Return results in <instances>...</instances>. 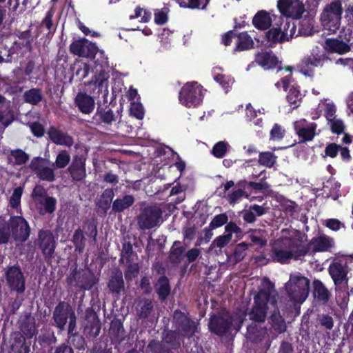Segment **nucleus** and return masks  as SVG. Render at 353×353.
Segmentation results:
<instances>
[{"label":"nucleus","instance_id":"obj_64","mask_svg":"<svg viewBox=\"0 0 353 353\" xmlns=\"http://www.w3.org/2000/svg\"><path fill=\"white\" fill-rule=\"evenodd\" d=\"M148 348L152 353H165L163 350L162 345L155 341H152L149 343Z\"/></svg>","mask_w":353,"mask_h":353},{"label":"nucleus","instance_id":"obj_40","mask_svg":"<svg viewBox=\"0 0 353 353\" xmlns=\"http://www.w3.org/2000/svg\"><path fill=\"white\" fill-rule=\"evenodd\" d=\"M276 161V157L272 152H261L259 157V162L261 165L266 167H272Z\"/></svg>","mask_w":353,"mask_h":353},{"label":"nucleus","instance_id":"obj_4","mask_svg":"<svg viewBox=\"0 0 353 353\" xmlns=\"http://www.w3.org/2000/svg\"><path fill=\"white\" fill-rule=\"evenodd\" d=\"M174 318L180 320L177 327V332H168L164 337V342L171 343L172 348L179 345V334L189 337L192 336L197 330L196 323L187 318L181 312H175Z\"/></svg>","mask_w":353,"mask_h":353},{"label":"nucleus","instance_id":"obj_16","mask_svg":"<svg viewBox=\"0 0 353 353\" xmlns=\"http://www.w3.org/2000/svg\"><path fill=\"white\" fill-rule=\"evenodd\" d=\"M14 120V113L11 108V103L0 94V137L4 130Z\"/></svg>","mask_w":353,"mask_h":353},{"label":"nucleus","instance_id":"obj_52","mask_svg":"<svg viewBox=\"0 0 353 353\" xmlns=\"http://www.w3.org/2000/svg\"><path fill=\"white\" fill-rule=\"evenodd\" d=\"M214 79L216 82L219 83L222 85V87L225 90H226V91L233 83V80L231 78L225 77L224 74H222L214 73Z\"/></svg>","mask_w":353,"mask_h":353},{"label":"nucleus","instance_id":"obj_21","mask_svg":"<svg viewBox=\"0 0 353 353\" xmlns=\"http://www.w3.org/2000/svg\"><path fill=\"white\" fill-rule=\"evenodd\" d=\"M310 245L313 246V253L317 252H331L334 246V239L324 234L310 239Z\"/></svg>","mask_w":353,"mask_h":353},{"label":"nucleus","instance_id":"obj_59","mask_svg":"<svg viewBox=\"0 0 353 353\" xmlns=\"http://www.w3.org/2000/svg\"><path fill=\"white\" fill-rule=\"evenodd\" d=\"M336 111V106L334 103H326L324 115L326 117L327 121H330L335 119V113Z\"/></svg>","mask_w":353,"mask_h":353},{"label":"nucleus","instance_id":"obj_28","mask_svg":"<svg viewBox=\"0 0 353 353\" xmlns=\"http://www.w3.org/2000/svg\"><path fill=\"white\" fill-rule=\"evenodd\" d=\"M21 332L28 338H32L37 334L35 320L31 316H26L21 322Z\"/></svg>","mask_w":353,"mask_h":353},{"label":"nucleus","instance_id":"obj_27","mask_svg":"<svg viewBox=\"0 0 353 353\" xmlns=\"http://www.w3.org/2000/svg\"><path fill=\"white\" fill-rule=\"evenodd\" d=\"M69 171L74 180H82L86 175L84 161L81 159H75L69 167Z\"/></svg>","mask_w":353,"mask_h":353},{"label":"nucleus","instance_id":"obj_18","mask_svg":"<svg viewBox=\"0 0 353 353\" xmlns=\"http://www.w3.org/2000/svg\"><path fill=\"white\" fill-rule=\"evenodd\" d=\"M39 245L46 257H51L55 248V242L52 233L48 230H42L39 233Z\"/></svg>","mask_w":353,"mask_h":353},{"label":"nucleus","instance_id":"obj_47","mask_svg":"<svg viewBox=\"0 0 353 353\" xmlns=\"http://www.w3.org/2000/svg\"><path fill=\"white\" fill-rule=\"evenodd\" d=\"M324 225L334 232L339 231L341 229H346V226L343 223L334 218L326 219Z\"/></svg>","mask_w":353,"mask_h":353},{"label":"nucleus","instance_id":"obj_54","mask_svg":"<svg viewBox=\"0 0 353 353\" xmlns=\"http://www.w3.org/2000/svg\"><path fill=\"white\" fill-rule=\"evenodd\" d=\"M285 134V130L278 124H274L272 129L270 131V139L271 140H280L283 138Z\"/></svg>","mask_w":353,"mask_h":353},{"label":"nucleus","instance_id":"obj_60","mask_svg":"<svg viewBox=\"0 0 353 353\" xmlns=\"http://www.w3.org/2000/svg\"><path fill=\"white\" fill-rule=\"evenodd\" d=\"M249 185L252 187L253 189L261 191L262 192H266L269 191L270 185L266 182H250Z\"/></svg>","mask_w":353,"mask_h":353},{"label":"nucleus","instance_id":"obj_55","mask_svg":"<svg viewBox=\"0 0 353 353\" xmlns=\"http://www.w3.org/2000/svg\"><path fill=\"white\" fill-rule=\"evenodd\" d=\"M228 216L225 214H220L215 216L210 223L212 228H216L223 225L228 221Z\"/></svg>","mask_w":353,"mask_h":353},{"label":"nucleus","instance_id":"obj_46","mask_svg":"<svg viewBox=\"0 0 353 353\" xmlns=\"http://www.w3.org/2000/svg\"><path fill=\"white\" fill-rule=\"evenodd\" d=\"M70 161V154L65 150H62L58 154L54 164L58 168H63L69 163Z\"/></svg>","mask_w":353,"mask_h":353},{"label":"nucleus","instance_id":"obj_41","mask_svg":"<svg viewBox=\"0 0 353 353\" xmlns=\"http://www.w3.org/2000/svg\"><path fill=\"white\" fill-rule=\"evenodd\" d=\"M230 145L226 141L217 142L212 149V154L216 158H222L226 154Z\"/></svg>","mask_w":353,"mask_h":353},{"label":"nucleus","instance_id":"obj_57","mask_svg":"<svg viewBox=\"0 0 353 353\" xmlns=\"http://www.w3.org/2000/svg\"><path fill=\"white\" fill-rule=\"evenodd\" d=\"M68 341L69 343L76 348L81 349L83 347L84 339L80 335L72 334L70 335Z\"/></svg>","mask_w":353,"mask_h":353},{"label":"nucleus","instance_id":"obj_8","mask_svg":"<svg viewBox=\"0 0 353 353\" xmlns=\"http://www.w3.org/2000/svg\"><path fill=\"white\" fill-rule=\"evenodd\" d=\"M53 317L59 328L63 330L69 319L68 332L71 334L76 326V316L71 306L60 303L54 309Z\"/></svg>","mask_w":353,"mask_h":353},{"label":"nucleus","instance_id":"obj_29","mask_svg":"<svg viewBox=\"0 0 353 353\" xmlns=\"http://www.w3.org/2000/svg\"><path fill=\"white\" fill-rule=\"evenodd\" d=\"M134 201L132 195H125L122 198H118L112 203V210L118 212H122L130 207Z\"/></svg>","mask_w":353,"mask_h":353},{"label":"nucleus","instance_id":"obj_56","mask_svg":"<svg viewBox=\"0 0 353 353\" xmlns=\"http://www.w3.org/2000/svg\"><path fill=\"white\" fill-rule=\"evenodd\" d=\"M340 145L335 143H329L325 149L326 156L331 158H335L339 152Z\"/></svg>","mask_w":353,"mask_h":353},{"label":"nucleus","instance_id":"obj_34","mask_svg":"<svg viewBox=\"0 0 353 353\" xmlns=\"http://www.w3.org/2000/svg\"><path fill=\"white\" fill-rule=\"evenodd\" d=\"M236 38V48L240 50H248L253 47L252 38L245 32L241 33Z\"/></svg>","mask_w":353,"mask_h":353},{"label":"nucleus","instance_id":"obj_24","mask_svg":"<svg viewBox=\"0 0 353 353\" xmlns=\"http://www.w3.org/2000/svg\"><path fill=\"white\" fill-rule=\"evenodd\" d=\"M36 202L40 214L43 215L47 213H52L55 210L57 200L54 197L46 196L39 199Z\"/></svg>","mask_w":353,"mask_h":353},{"label":"nucleus","instance_id":"obj_15","mask_svg":"<svg viewBox=\"0 0 353 353\" xmlns=\"http://www.w3.org/2000/svg\"><path fill=\"white\" fill-rule=\"evenodd\" d=\"M30 168L36 172L41 180L48 181L54 180V171L50 167L48 160L41 157L34 158L30 163Z\"/></svg>","mask_w":353,"mask_h":353},{"label":"nucleus","instance_id":"obj_62","mask_svg":"<svg viewBox=\"0 0 353 353\" xmlns=\"http://www.w3.org/2000/svg\"><path fill=\"white\" fill-rule=\"evenodd\" d=\"M167 12L164 10H157L154 13V21L157 24H163L167 21Z\"/></svg>","mask_w":353,"mask_h":353},{"label":"nucleus","instance_id":"obj_6","mask_svg":"<svg viewBox=\"0 0 353 353\" xmlns=\"http://www.w3.org/2000/svg\"><path fill=\"white\" fill-rule=\"evenodd\" d=\"M308 284L309 281L306 277L296 273L290 275L285 288L292 300L296 303H303L307 296Z\"/></svg>","mask_w":353,"mask_h":353},{"label":"nucleus","instance_id":"obj_42","mask_svg":"<svg viewBox=\"0 0 353 353\" xmlns=\"http://www.w3.org/2000/svg\"><path fill=\"white\" fill-rule=\"evenodd\" d=\"M136 308L139 316L145 317L149 314L151 310L152 309V304L151 301L144 299L139 301Z\"/></svg>","mask_w":353,"mask_h":353},{"label":"nucleus","instance_id":"obj_43","mask_svg":"<svg viewBox=\"0 0 353 353\" xmlns=\"http://www.w3.org/2000/svg\"><path fill=\"white\" fill-rule=\"evenodd\" d=\"M28 156L22 150L12 151L9 157V161L14 164L21 165L26 163Z\"/></svg>","mask_w":353,"mask_h":353},{"label":"nucleus","instance_id":"obj_50","mask_svg":"<svg viewBox=\"0 0 353 353\" xmlns=\"http://www.w3.org/2000/svg\"><path fill=\"white\" fill-rule=\"evenodd\" d=\"M248 332L250 335V337L255 341H261L263 338L265 337L267 334L265 329H261L259 331H256L255 327L252 325H250L248 327Z\"/></svg>","mask_w":353,"mask_h":353},{"label":"nucleus","instance_id":"obj_39","mask_svg":"<svg viewBox=\"0 0 353 353\" xmlns=\"http://www.w3.org/2000/svg\"><path fill=\"white\" fill-rule=\"evenodd\" d=\"M156 287L159 295L162 299H165L170 294V288L169 285V281L165 277H161L159 279Z\"/></svg>","mask_w":353,"mask_h":353},{"label":"nucleus","instance_id":"obj_9","mask_svg":"<svg viewBox=\"0 0 353 353\" xmlns=\"http://www.w3.org/2000/svg\"><path fill=\"white\" fill-rule=\"evenodd\" d=\"M352 259L353 256H343L330 263L328 272L335 285H339L343 283H347L348 268L347 265Z\"/></svg>","mask_w":353,"mask_h":353},{"label":"nucleus","instance_id":"obj_58","mask_svg":"<svg viewBox=\"0 0 353 353\" xmlns=\"http://www.w3.org/2000/svg\"><path fill=\"white\" fill-rule=\"evenodd\" d=\"M22 194V189L21 188H16L10 199V203L12 207L17 208L20 203V200Z\"/></svg>","mask_w":353,"mask_h":353},{"label":"nucleus","instance_id":"obj_1","mask_svg":"<svg viewBox=\"0 0 353 353\" xmlns=\"http://www.w3.org/2000/svg\"><path fill=\"white\" fill-rule=\"evenodd\" d=\"M277 294L274 285L264 278L261 288L254 298V306L249 314L250 319L255 322H264L267 310H270V323L272 327L279 333L285 330V323L276 306Z\"/></svg>","mask_w":353,"mask_h":353},{"label":"nucleus","instance_id":"obj_63","mask_svg":"<svg viewBox=\"0 0 353 353\" xmlns=\"http://www.w3.org/2000/svg\"><path fill=\"white\" fill-rule=\"evenodd\" d=\"M297 68L299 71L307 76L309 72V58H304L298 64Z\"/></svg>","mask_w":353,"mask_h":353},{"label":"nucleus","instance_id":"obj_51","mask_svg":"<svg viewBox=\"0 0 353 353\" xmlns=\"http://www.w3.org/2000/svg\"><path fill=\"white\" fill-rule=\"evenodd\" d=\"M130 113L138 119L143 118L144 112L142 105L139 101L131 103Z\"/></svg>","mask_w":353,"mask_h":353},{"label":"nucleus","instance_id":"obj_37","mask_svg":"<svg viewBox=\"0 0 353 353\" xmlns=\"http://www.w3.org/2000/svg\"><path fill=\"white\" fill-rule=\"evenodd\" d=\"M266 37L268 41L273 43L283 42L288 40L286 34L279 28H272L266 33Z\"/></svg>","mask_w":353,"mask_h":353},{"label":"nucleus","instance_id":"obj_25","mask_svg":"<svg viewBox=\"0 0 353 353\" xmlns=\"http://www.w3.org/2000/svg\"><path fill=\"white\" fill-rule=\"evenodd\" d=\"M254 26L260 30H265L270 27L272 18L270 13L266 11L261 10L258 12L253 18Z\"/></svg>","mask_w":353,"mask_h":353},{"label":"nucleus","instance_id":"obj_2","mask_svg":"<svg viewBox=\"0 0 353 353\" xmlns=\"http://www.w3.org/2000/svg\"><path fill=\"white\" fill-rule=\"evenodd\" d=\"M308 251V243L297 242L290 239H282L272 243L270 258L281 263H287L290 260H301Z\"/></svg>","mask_w":353,"mask_h":353},{"label":"nucleus","instance_id":"obj_22","mask_svg":"<svg viewBox=\"0 0 353 353\" xmlns=\"http://www.w3.org/2000/svg\"><path fill=\"white\" fill-rule=\"evenodd\" d=\"M75 104L79 110L85 114H90L95 107L94 99L90 95L83 92L77 94L75 97Z\"/></svg>","mask_w":353,"mask_h":353},{"label":"nucleus","instance_id":"obj_17","mask_svg":"<svg viewBox=\"0 0 353 353\" xmlns=\"http://www.w3.org/2000/svg\"><path fill=\"white\" fill-rule=\"evenodd\" d=\"M7 283L12 290L21 293L25 290V280L19 268L10 267L6 272Z\"/></svg>","mask_w":353,"mask_h":353},{"label":"nucleus","instance_id":"obj_3","mask_svg":"<svg viewBox=\"0 0 353 353\" xmlns=\"http://www.w3.org/2000/svg\"><path fill=\"white\" fill-rule=\"evenodd\" d=\"M243 321V319L241 316L234 319L227 312L223 311L210 318L209 329L212 332L221 336L228 332L232 326L239 330Z\"/></svg>","mask_w":353,"mask_h":353},{"label":"nucleus","instance_id":"obj_5","mask_svg":"<svg viewBox=\"0 0 353 353\" xmlns=\"http://www.w3.org/2000/svg\"><path fill=\"white\" fill-rule=\"evenodd\" d=\"M342 13V4L339 0L326 6L321 16L323 29L334 33L340 27Z\"/></svg>","mask_w":353,"mask_h":353},{"label":"nucleus","instance_id":"obj_35","mask_svg":"<svg viewBox=\"0 0 353 353\" xmlns=\"http://www.w3.org/2000/svg\"><path fill=\"white\" fill-rule=\"evenodd\" d=\"M24 101L26 103L36 105L39 103L43 97L41 92L39 90L36 88L30 89L28 91H26L23 94Z\"/></svg>","mask_w":353,"mask_h":353},{"label":"nucleus","instance_id":"obj_36","mask_svg":"<svg viewBox=\"0 0 353 353\" xmlns=\"http://www.w3.org/2000/svg\"><path fill=\"white\" fill-rule=\"evenodd\" d=\"M94 119L95 120L99 119L106 124H110L113 121H114V116L112 110L110 109L106 110L98 108Z\"/></svg>","mask_w":353,"mask_h":353},{"label":"nucleus","instance_id":"obj_19","mask_svg":"<svg viewBox=\"0 0 353 353\" xmlns=\"http://www.w3.org/2000/svg\"><path fill=\"white\" fill-rule=\"evenodd\" d=\"M47 134L50 140L57 145L71 147L74 143V139L71 136L54 126L48 129Z\"/></svg>","mask_w":353,"mask_h":353},{"label":"nucleus","instance_id":"obj_44","mask_svg":"<svg viewBox=\"0 0 353 353\" xmlns=\"http://www.w3.org/2000/svg\"><path fill=\"white\" fill-rule=\"evenodd\" d=\"M294 128L297 134L305 139L309 135V125L306 119H301L294 123Z\"/></svg>","mask_w":353,"mask_h":353},{"label":"nucleus","instance_id":"obj_14","mask_svg":"<svg viewBox=\"0 0 353 353\" xmlns=\"http://www.w3.org/2000/svg\"><path fill=\"white\" fill-rule=\"evenodd\" d=\"M312 303L314 305H326L332 298V293L319 279H314L312 283Z\"/></svg>","mask_w":353,"mask_h":353},{"label":"nucleus","instance_id":"obj_38","mask_svg":"<svg viewBox=\"0 0 353 353\" xmlns=\"http://www.w3.org/2000/svg\"><path fill=\"white\" fill-rule=\"evenodd\" d=\"M210 0H177L181 7L204 9Z\"/></svg>","mask_w":353,"mask_h":353},{"label":"nucleus","instance_id":"obj_26","mask_svg":"<svg viewBox=\"0 0 353 353\" xmlns=\"http://www.w3.org/2000/svg\"><path fill=\"white\" fill-rule=\"evenodd\" d=\"M256 61L265 69L274 68L278 63L276 57L268 52L258 53L256 56Z\"/></svg>","mask_w":353,"mask_h":353},{"label":"nucleus","instance_id":"obj_49","mask_svg":"<svg viewBox=\"0 0 353 353\" xmlns=\"http://www.w3.org/2000/svg\"><path fill=\"white\" fill-rule=\"evenodd\" d=\"M151 17V13L147 12L141 8H137L134 10V15H131L130 17V19L141 18L140 21L143 23H146L149 21Z\"/></svg>","mask_w":353,"mask_h":353},{"label":"nucleus","instance_id":"obj_32","mask_svg":"<svg viewBox=\"0 0 353 353\" xmlns=\"http://www.w3.org/2000/svg\"><path fill=\"white\" fill-rule=\"evenodd\" d=\"M108 287L112 292L117 294L121 292L124 288V282L123 280L122 273L121 272H117L113 276H112L109 281Z\"/></svg>","mask_w":353,"mask_h":353},{"label":"nucleus","instance_id":"obj_61","mask_svg":"<svg viewBox=\"0 0 353 353\" xmlns=\"http://www.w3.org/2000/svg\"><path fill=\"white\" fill-rule=\"evenodd\" d=\"M248 197V194H245L244 192L241 190H237L228 196V201L230 203H235L237 202L243 196Z\"/></svg>","mask_w":353,"mask_h":353},{"label":"nucleus","instance_id":"obj_13","mask_svg":"<svg viewBox=\"0 0 353 353\" xmlns=\"http://www.w3.org/2000/svg\"><path fill=\"white\" fill-rule=\"evenodd\" d=\"M225 231V234L219 236L214 239L209 248V251H214L218 254L221 252V249L230 242L233 233L236 234L237 236L241 233V228L232 222L226 225Z\"/></svg>","mask_w":353,"mask_h":353},{"label":"nucleus","instance_id":"obj_33","mask_svg":"<svg viewBox=\"0 0 353 353\" xmlns=\"http://www.w3.org/2000/svg\"><path fill=\"white\" fill-rule=\"evenodd\" d=\"M251 241L260 247L266 245L268 241V233L264 230H254L250 235Z\"/></svg>","mask_w":353,"mask_h":353},{"label":"nucleus","instance_id":"obj_23","mask_svg":"<svg viewBox=\"0 0 353 353\" xmlns=\"http://www.w3.org/2000/svg\"><path fill=\"white\" fill-rule=\"evenodd\" d=\"M347 42L337 39H327L325 41V49L330 52L343 54L350 51V46Z\"/></svg>","mask_w":353,"mask_h":353},{"label":"nucleus","instance_id":"obj_7","mask_svg":"<svg viewBox=\"0 0 353 353\" xmlns=\"http://www.w3.org/2000/svg\"><path fill=\"white\" fill-rule=\"evenodd\" d=\"M203 99L202 87L196 82L187 83L179 93V101L186 107H195Z\"/></svg>","mask_w":353,"mask_h":353},{"label":"nucleus","instance_id":"obj_45","mask_svg":"<svg viewBox=\"0 0 353 353\" xmlns=\"http://www.w3.org/2000/svg\"><path fill=\"white\" fill-rule=\"evenodd\" d=\"M73 242L76 250H79L80 252H83L85 247V238L81 230L78 229L74 232Z\"/></svg>","mask_w":353,"mask_h":353},{"label":"nucleus","instance_id":"obj_10","mask_svg":"<svg viewBox=\"0 0 353 353\" xmlns=\"http://www.w3.org/2000/svg\"><path fill=\"white\" fill-rule=\"evenodd\" d=\"M161 215L162 211L159 207H147L138 216V225L142 230L152 228L159 224Z\"/></svg>","mask_w":353,"mask_h":353},{"label":"nucleus","instance_id":"obj_53","mask_svg":"<svg viewBox=\"0 0 353 353\" xmlns=\"http://www.w3.org/2000/svg\"><path fill=\"white\" fill-rule=\"evenodd\" d=\"M301 98L302 94L296 88H291L287 95L288 101L292 105H296Z\"/></svg>","mask_w":353,"mask_h":353},{"label":"nucleus","instance_id":"obj_30","mask_svg":"<svg viewBox=\"0 0 353 353\" xmlns=\"http://www.w3.org/2000/svg\"><path fill=\"white\" fill-rule=\"evenodd\" d=\"M316 327H320L325 330H331L334 327V319L328 314L319 313L315 319Z\"/></svg>","mask_w":353,"mask_h":353},{"label":"nucleus","instance_id":"obj_11","mask_svg":"<svg viewBox=\"0 0 353 353\" xmlns=\"http://www.w3.org/2000/svg\"><path fill=\"white\" fill-rule=\"evenodd\" d=\"M8 229L15 241L23 242L30 236V227L28 222L21 216H12L8 223Z\"/></svg>","mask_w":353,"mask_h":353},{"label":"nucleus","instance_id":"obj_31","mask_svg":"<svg viewBox=\"0 0 353 353\" xmlns=\"http://www.w3.org/2000/svg\"><path fill=\"white\" fill-rule=\"evenodd\" d=\"M72 277L76 281L77 285L84 290H89L93 285V282L90 281L92 276L90 273L83 272L81 274V272H75Z\"/></svg>","mask_w":353,"mask_h":353},{"label":"nucleus","instance_id":"obj_12","mask_svg":"<svg viewBox=\"0 0 353 353\" xmlns=\"http://www.w3.org/2000/svg\"><path fill=\"white\" fill-rule=\"evenodd\" d=\"M277 8L283 16L292 19H299L305 12L303 0H279Z\"/></svg>","mask_w":353,"mask_h":353},{"label":"nucleus","instance_id":"obj_20","mask_svg":"<svg viewBox=\"0 0 353 353\" xmlns=\"http://www.w3.org/2000/svg\"><path fill=\"white\" fill-rule=\"evenodd\" d=\"M70 51L79 57H93L97 52V48L94 43H86L78 40L70 45Z\"/></svg>","mask_w":353,"mask_h":353},{"label":"nucleus","instance_id":"obj_48","mask_svg":"<svg viewBox=\"0 0 353 353\" xmlns=\"http://www.w3.org/2000/svg\"><path fill=\"white\" fill-rule=\"evenodd\" d=\"M327 122L332 133L340 134L344 132L345 125L342 120L334 119Z\"/></svg>","mask_w":353,"mask_h":353}]
</instances>
